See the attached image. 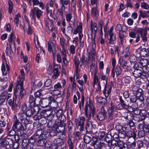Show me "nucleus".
Masks as SVG:
<instances>
[{
	"instance_id": "nucleus-5",
	"label": "nucleus",
	"mask_w": 149,
	"mask_h": 149,
	"mask_svg": "<svg viewBox=\"0 0 149 149\" xmlns=\"http://www.w3.org/2000/svg\"><path fill=\"white\" fill-rule=\"evenodd\" d=\"M12 128L14 132L13 133V134L15 133V130L19 131H23L25 130V128L22 123L17 119L15 121Z\"/></svg>"
},
{
	"instance_id": "nucleus-4",
	"label": "nucleus",
	"mask_w": 149,
	"mask_h": 149,
	"mask_svg": "<svg viewBox=\"0 0 149 149\" xmlns=\"http://www.w3.org/2000/svg\"><path fill=\"white\" fill-rule=\"evenodd\" d=\"M92 48L89 52H88V61L90 60L91 58V55L92 56V58L93 59L95 58V49L96 47V45L95 43V38H92Z\"/></svg>"
},
{
	"instance_id": "nucleus-52",
	"label": "nucleus",
	"mask_w": 149,
	"mask_h": 149,
	"mask_svg": "<svg viewBox=\"0 0 149 149\" xmlns=\"http://www.w3.org/2000/svg\"><path fill=\"white\" fill-rule=\"evenodd\" d=\"M118 141H117L116 140L112 139L110 143L108 145L109 146H117V145H118Z\"/></svg>"
},
{
	"instance_id": "nucleus-40",
	"label": "nucleus",
	"mask_w": 149,
	"mask_h": 149,
	"mask_svg": "<svg viewBox=\"0 0 149 149\" xmlns=\"http://www.w3.org/2000/svg\"><path fill=\"white\" fill-rule=\"evenodd\" d=\"M44 115L43 116L45 117H47L49 118V117L51 116V119L53 117V116L51 114V112L49 111H43Z\"/></svg>"
},
{
	"instance_id": "nucleus-2",
	"label": "nucleus",
	"mask_w": 149,
	"mask_h": 149,
	"mask_svg": "<svg viewBox=\"0 0 149 149\" xmlns=\"http://www.w3.org/2000/svg\"><path fill=\"white\" fill-rule=\"evenodd\" d=\"M8 100V104L11 107L13 110H16L20 108L21 105L20 98H17L16 97V99L15 100L14 97H13Z\"/></svg>"
},
{
	"instance_id": "nucleus-15",
	"label": "nucleus",
	"mask_w": 149,
	"mask_h": 149,
	"mask_svg": "<svg viewBox=\"0 0 149 149\" xmlns=\"http://www.w3.org/2000/svg\"><path fill=\"white\" fill-rule=\"evenodd\" d=\"M42 133H43V134L45 135L46 134H44L45 133V132H43L42 130H38L33 136L31 137V139H33L34 140H35L40 137Z\"/></svg>"
},
{
	"instance_id": "nucleus-25",
	"label": "nucleus",
	"mask_w": 149,
	"mask_h": 149,
	"mask_svg": "<svg viewBox=\"0 0 149 149\" xmlns=\"http://www.w3.org/2000/svg\"><path fill=\"white\" fill-rule=\"evenodd\" d=\"M137 98L136 96L134 95H133L130 98V102L131 103H134L135 104V108H136L138 107V102H136L137 100Z\"/></svg>"
},
{
	"instance_id": "nucleus-42",
	"label": "nucleus",
	"mask_w": 149,
	"mask_h": 149,
	"mask_svg": "<svg viewBox=\"0 0 149 149\" xmlns=\"http://www.w3.org/2000/svg\"><path fill=\"white\" fill-rule=\"evenodd\" d=\"M147 31L146 30H144L143 31V33L141 34V37L143 40L144 42H146L147 41V38L146 34Z\"/></svg>"
},
{
	"instance_id": "nucleus-41",
	"label": "nucleus",
	"mask_w": 149,
	"mask_h": 149,
	"mask_svg": "<svg viewBox=\"0 0 149 149\" xmlns=\"http://www.w3.org/2000/svg\"><path fill=\"white\" fill-rule=\"evenodd\" d=\"M74 61L75 63V68L76 70H77L78 69V68L79 67V59L78 58H77L76 56H74Z\"/></svg>"
},
{
	"instance_id": "nucleus-26",
	"label": "nucleus",
	"mask_w": 149,
	"mask_h": 149,
	"mask_svg": "<svg viewBox=\"0 0 149 149\" xmlns=\"http://www.w3.org/2000/svg\"><path fill=\"white\" fill-rule=\"evenodd\" d=\"M53 74L52 76V78L54 79H56L60 74L58 69L57 68H54L53 70Z\"/></svg>"
},
{
	"instance_id": "nucleus-49",
	"label": "nucleus",
	"mask_w": 149,
	"mask_h": 149,
	"mask_svg": "<svg viewBox=\"0 0 149 149\" xmlns=\"http://www.w3.org/2000/svg\"><path fill=\"white\" fill-rule=\"evenodd\" d=\"M80 61L83 64L87 62H89V61H88H88L87 60V58H86L84 54L82 55V56L80 58Z\"/></svg>"
},
{
	"instance_id": "nucleus-37",
	"label": "nucleus",
	"mask_w": 149,
	"mask_h": 149,
	"mask_svg": "<svg viewBox=\"0 0 149 149\" xmlns=\"http://www.w3.org/2000/svg\"><path fill=\"white\" fill-rule=\"evenodd\" d=\"M92 138L91 137L89 136H88L86 135L84 136V141L86 143H88L92 141Z\"/></svg>"
},
{
	"instance_id": "nucleus-16",
	"label": "nucleus",
	"mask_w": 149,
	"mask_h": 149,
	"mask_svg": "<svg viewBox=\"0 0 149 149\" xmlns=\"http://www.w3.org/2000/svg\"><path fill=\"white\" fill-rule=\"evenodd\" d=\"M48 144L47 143V141L45 139H40L38 140L37 143V145L39 147H43L44 146H46Z\"/></svg>"
},
{
	"instance_id": "nucleus-63",
	"label": "nucleus",
	"mask_w": 149,
	"mask_h": 149,
	"mask_svg": "<svg viewBox=\"0 0 149 149\" xmlns=\"http://www.w3.org/2000/svg\"><path fill=\"white\" fill-rule=\"evenodd\" d=\"M52 81L50 79H47L45 82L44 85L46 87L49 86L51 84Z\"/></svg>"
},
{
	"instance_id": "nucleus-20",
	"label": "nucleus",
	"mask_w": 149,
	"mask_h": 149,
	"mask_svg": "<svg viewBox=\"0 0 149 149\" xmlns=\"http://www.w3.org/2000/svg\"><path fill=\"white\" fill-rule=\"evenodd\" d=\"M97 101L98 103L102 105L105 106L107 104V100L104 98L101 97H98L97 98Z\"/></svg>"
},
{
	"instance_id": "nucleus-47",
	"label": "nucleus",
	"mask_w": 149,
	"mask_h": 149,
	"mask_svg": "<svg viewBox=\"0 0 149 149\" xmlns=\"http://www.w3.org/2000/svg\"><path fill=\"white\" fill-rule=\"evenodd\" d=\"M112 137L111 135L110 134H107L105 138V140L108 144L110 143L111 141L112 140Z\"/></svg>"
},
{
	"instance_id": "nucleus-56",
	"label": "nucleus",
	"mask_w": 149,
	"mask_h": 149,
	"mask_svg": "<svg viewBox=\"0 0 149 149\" xmlns=\"http://www.w3.org/2000/svg\"><path fill=\"white\" fill-rule=\"evenodd\" d=\"M20 73L22 75V78H21L20 77H18L17 79H18L19 78L20 79V80L21 81L22 80V82H23V81H24V75H25V74L24 73V70L23 69H21L20 70Z\"/></svg>"
},
{
	"instance_id": "nucleus-53",
	"label": "nucleus",
	"mask_w": 149,
	"mask_h": 149,
	"mask_svg": "<svg viewBox=\"0 0 149 149\" xmlns=\"http://www.w3.org/2000/svg\"><path fill=\"white\" fill-rule=\"evenodd\" d=\"M90 113L92 114V116L94 117V114L95 112V109L93 106V105L92 104L90 105Z\"/></svg>"
},
{
	"instance_id": "nucleus-55",
	"label": "nucleus",
	"mask_w": 149,
	"mask_h": 149,
	"mask_svg": "<svg viewBox=\"0 0 149 149\" xmlns=\"http://www.w3.org/2000/svg\"><path fill=\"white\" fill-rule=\"evenodd\" d=\"M68 35H71L73 31V28L70 25L69 26H68L66 29Z\"/></svg>"
},
{
	"instance_id": "nucleus-38",
	"label": "nucleus",
	"mask_w": 149,
	"mask_h": 149,
	"mask_svg": "<svg viewBox=\"0 0 149 149\" xmlns=\"http://www.w3.org/2000/svg\"><path fill=\"white\" fill-rule=\"evenodd\" d=\"M82 24H80L79 25L77 26V28L74 31V34H76L78 32H80L82 31Z\"/></svg>"
},
{
	"instance_id": "nucleus-9",
	"label": "nucleus",
	"mask_w": 149,
	"mask_h": 149,
	"mask_svg": "<svg viewBox=\"0 0 149 149\" xmlns=\"http://www.w3.org/2000/svg\"><path fill=\"white\" fill-rule=\"evenodd\" d=\"M40 98L37 99V98H34L32 95H30L29 96V102L31 106H34L38 104Z\"/></svg>"
},
{
	"instance_id": "nucleus-31",
	"label": "nucleus",
	"mask_w": 149,
	"mask_h": 149,
	"mask_svg": "<svg viewBox=\"0 0 149 149\" xmlns=\"http://www.w3.org/2000/svg\"><path fill=\"white\" fill-rule=\"evenodd\" d=\"M19 118L21 121L26 119L27 116L26 113L24 111H20L18 115Z\"/></svg>"
},
{
	"instance_id": "nucleus-27",
	"label": "nucleus",
	"mask_w": 149,
	"mask_h": 149,
	"mask_svg": "<svg viewBox=\"0 0 149 149\" xmlns=\"http://www.w3.org/2000/svg\"><path fill=\"white\" fill-rule=\"evenodd\" d=\"M119 38L122 44L123 45L126 42L125 37L123 32H119Z\"/></svg>"
},
{
	"instance_id": "nucleus-46",
	"label": "nucleus",
	"mask_w": 149,
	"mask_h": 149,
	"mask_svg": "<svg viewBox=\"0 0 149 149\" xmlns=\"http://www.w3.org/2000/svg\"><path fill=\"white\" fill-rule=\"evenodd\" d=\"M111 92V90L109 89L107 90L106 89V86L104 87V89L103 91V93L105 97H108L109 96V94Z\"/></svg>"
},
{
	"instance_id": "nucleus-35",
	"label": "nucleus",
	"mask_w": 149,
	"mask_h": 149,
	"mask_svg": "<svg viewBox=\"0 0 149 149\" xmlns=\"http://www.w3.org/2000/svg\"><path fill=\"white\" fill-rule=\"evenodd\" d=\"M116 130L118 131V133H124V130H123V127L120 125H118L116 126Z\"/></svg>"
},
{
	"instance_id": "nucleus-1",
	"label": "nucleus",
	"mask_w": 149,
	"mask_h": 149,
	"mask_svg": "<svg viewBox=\"0 0 149 149\" xmlns=\"http://www.w3.org/2000/svg\"><path fill=\"white\" fill-rule=\"evenodd\" d=\"M38 103L42 107L44 108L47 107L50 104L53 106L54 104H55V106L53 107L54 108L57 107L58 106V103L52 96H49L47 98H44L42 100L40 99Z\"/></svg>"
},
{
	"instance_id": "nucleus-61",
	"label": "nucleus",
	"mask_w": 149,
	"mask_h": 149,
	"mask_svg": "<svg viewBox=\"0 0 149 149\" xmlns=\"http://www.w3.org/2000/svg\"><path fill=\"white\" fill-rule=\"evenodd\" d=\"M6 97L5 95L0 97V107L1 106L5 101Z\"/></svg>"
},
{
	"instance_id": "nucleus-8",
	"label": "nucleus",
	"mask_w": 149,
	"mask_h": 149,
	"mask_svg": "<svg viewBox=\"0 0 149 149\" xmlns=\"http://www.w3.org/2000/svg\"><path fill=\"white\" fill-rule=\"evenodd\" d=\"M19 78L17 79L16 85L15 88H14V94L16 96L17 95V93L19 91H20L21 89V87L23 86V82H22V80L21 81Z\"/></svg>"
},
{
	"instance_id": "nucleus-11",
	"label": "nucleus",
	"mask_w": 149,
	"mask_h": 149,
	"mask_svg": "<svg viewBox=\"0 0 149 149\" xmlns=\"http://www.w3.org/2000/svg\"><path fill=\"white\" fill-rule=\"evenodd\" d=\"M85 120V118L84 117L81 116L79 118V120L77 118H75L74 120V123L77 127L84 125Z\"/></svg>"
},
{
	"instance_id": "nucleus-23",
	"label": "nucleus",
	"mask_w": 149,
	"mask_h": 149,
	"mask_svg": "<svg viewBox=\"0 0 149 149\" xmlns=\"http://www.w3.org/2000/svg\"><path fill=\"white\" fill-rule=\"evenodd\" d=\"M26 95V92L24 88V86H22L21 87V89L19 91V97L20 100H22V98H24Z\"/></svg>"
},
{
	"instance_id": "nucleus-62",
	"label": "nucleus",
	"mask_w": 149,
	"mask_h": 149,
	"mask_svg": "<svg viewBox=\"0 0 149 149\" xmlns=\"http://www.w3.org/2000/svg\"><path fill=\"white\" fill-rule=\"evenodd\" d=\"M27 109V104L26 103H24L22 105L21 110L20 111L24 112Z\"/></svg>"
},
{
	"instance_id": "nucleus-29",
	"label": "nucleus",
	"mask_w": 149,
	"mask_h": 149,
	"mask_svg": "<svg viewBox=\"0 0 149 149\" xmlns=\"http://www.w3.org/2000/svg\"><path fill=\"white\" fill-rule=\"evenodd\" d=\"M90 26L91 29V38L92 39V38H93L92 33L93 31V29L95 32L96 33L97 31V24L96 23H94L93 24L91 22Z\"/></svg>"
},
{
	"instance_id": "nucleus-12",
	"label": "nucleus",
	"mask_w": 149,
	"mask_h": 149,
	"mask_svg": "<svg viewBox=\"0 0 149 149\" xmlns=\"http://www.w3.org/2000/svg\"><path fill=\"white\" fill-rule=\"evenodd\" d=\"M57 130V128L55 127H53L52 128V130H48V131L47 132L46 135L48 136H53L56 135L57 136V133L60 132L59 130Z\"/></svg>"
},
{
	"instance_id": "nucleus-18",
	"label": "nucleus",
	"mask_w": 149,
	"mask_h": 149,
	"mask_svg": "<svg viewBox=\"0 0 149 149\" xmlns=\"http://www.w3.org/2000/svg\"><path fill=\"white\" fill-rule=\"evenodd\" d=\"M72 138L71 134H69L68 136L67 143L69 147V149H73V143L72 140Z\"/></svg>"
},
{
	"instance_id": "nucleus-3",
	"label": "nucleus",
	"mask_w": 149,
	"mask_h": 149,
	"mask_svg": "<svg viewBox=\"0 0 149 149\" xmlns=\"http://www.w3.org/2000/svg\"><path fill=\"white\" fill-rule=\"evenodd\" d=\"M42 13V11L40 10L38 7H34L33 9H32L31 10L30 15L32 17V18L34 20L36 19V15L38 19H40Z\"/></svg>"
},
{
	"instance_id": "nucleus-48",
	"label": "nucleus",
	"mask_w": 149,
	"mask_h": 149,
	"mask_svg": "<svg viewBox=\"0 0 149 149\" xmlns=\"http://www.w3.org/2000/svg\"><path fill=\"white\" fill-rule=\"evenodd\" d=\"M26 113L27 117H30L32 116L34 114V113L31 108L30 109L26 111Z\"/></svg>"
},
{
	"instance_id": "nucleus-57",
	"label": "nucleus",
	"mask_w": 149,
	"mask_h": 149,
	"mask_svg": "<svg viewBox=\"0 0 149 149\" xmlns=\"http://www.w3.org/2000/svg\"><path fill=\"white\" fill-rule=\"evenodd\" d=\"M65 132L63 131L57 133V136H59L60 137V138H63L64 139V138L65 137Z\"/></svg>"
},
{
	"instance_id": "nucleus-60",
	"label": "nucleus",
	"mask_w": 149,
	"mask_h": 149,
	"mask_svg": "<svg viewBox=\"0 0 149 149\" xmlns=\"http://www.w3.org/2000/svg\"><path fill=\"white\" fill-rule=\"evenodd\" d=\"M134 70H140L141 68V64L139 63H135L134 66Z\"/></svg>"
},
{
	"instance_id": "nucleus-30",
	"label": "nucleus",
	"mask_w": 149,
	"mask_h": 149,
	"mask_svg": "<svg viewBox=\"0 0 149 149\" xmlns=\"http://www.w3.org/2000/svg\"><path fill=\"white\" fill-rule=\"evenodd\" d=\"M99 14L98 11L95 7H93L91 10V14L93 17H96Z\"/></svg>"
},
{
	"instance_id": "nucleus-6",
	"label": "nucleus",
	"mask_w": 149,
	"mask_h": 149,
	"mask_svg": "<svg viewBox=\"0 0 149 149\" xmlns=\"http://www.w3.org/2000/svg\"><path fill=\"white\" fill-rule=\"evenodd\" d=\"M96 117L100 121H102L107 118V112L104 107H102L101 108L100 110L97 113Z\"/></svg>"
},
{
	"instance_id": "nucleus-64",
	"label": "nucleus",
	"mask_w": 149,
	"mask_h": 149,
	"mask_svg": "<svg viewBox=\"0 0 149 149\" xmlns=\"http://www.w3.org/2000/svg\"><path fill=\"white\" fill-rule=\"evenodd\" d=\"M54 88L55 90L60 89L62 88V86L60 83L58 82L54 85Z\"/></svg>"
},
{
	"instance_id": "nucleus-13",
	"label": "nucleus",
	"mask_w": 149,
	"mask_h": 149,
	"mask_svg": "<svg viewBox=\"0 0 149 149\" xmlns=\"http://www.w3.org/2000/svg\"><path fill=\"white\" fill-rule=\"evenodd\" d=\"M119 100L120 102V105L122 107L123 109L128 110L129 109L130 107L129 105L125 103V101L122 96H120L119 97Z\"/></svg>"
},
{
	"instance_id": "nucleus-14",
	"label": "nucleus",
	"mask_w": 149,
	"mask_h": 149,
	"mask_svg": "<svg viewBox=\"0 0 149 149\" xmlns=\"http://www.w3.org/2000/svg\"><path fill=\"white\" fill-rule=\"evenodd\" d=\"M140 55L143 57H146L149 56V48L146 49L143 48L141 49L140 52Z\"/></svg>"
},
{
	"instance_id": "nucleus-34",
	"label": "nucleus",
	"mask_w": 149,
	"mask_h": 149,
	"mask_svg": "<svg viewBox=\"0 0 149 149\" xmlns=\"http://www.w3.org/2000/svg\"><path fill=\"white\" fill-rule=\"evenodd\" d=\"M33 106V107L31 108L34 114L35 115L38 114L39 111V107L37 106H36V105Z\"/></svg>"
},
{
	"instance_id": "nucleus-51",
	"label": "nucleus",
	"mask_w": 149,
	"mask_h": 149,
	"mask_svg": "<svg viewBox=\"0 0 149 149\" xmlns=\"http://www.w3.org/2000/svg\"><path fill=\"white\" fill-rule=\"evenodd\" d=\"M105 135V133L104 132L99 131L97 133V136L99 139H101L103 138Z\"/></svg>"
},
{
	"instance_id": "nucleus-28",
	"label": "nucleus",
	"mask_w": 149,
	"mask_h": 149,
	"mask_svg": "<svg viewBox=\"0 0 149 149\" xmlns=\"http://www.w3.org/2000/svg\"><path fill=\"white\" fill-rule=\"evenodd\" d=\"M120 65L124 68H125L127 67V62L125 61L122 57H120L118 61Z\"/></svg>"
},
{
	"instance_id": "nucleus-19",
	"label": "nucleus",
	"mask_w": 149,
	"mask_h": 149,
	"mask_svg": "<svg viewBox=\"0 0 149 149\" xmlns=\"http://www.w3.org/2000/svg\"><path fill=\"white\" fill-rule=\"evenodd\" d=\"M65 120V118L63 119L62 120L61 119L60 120V124L57 127L58 129H59L60 128H61V130H60V132L63 131L65 129L66 124L64 122Z\"/></svg>"
},
{
	"instance_id": "nucleus-21",
	"label": "nucleus",
	"mask_w": 149,
	"mask_h": 149,
	"mask_svg": "<svg viewBox=\"0 0 149 149\" xmlns=\"http://www.w3.org/2000/svg\"><path fill=\"white\" fill-rule=\"evenodd\" d=\"M85 128L86 132H92L93 129L92 123L91 122H88L86 124Z\"/></svg>"
},
{
	"instance_id": "nucleus-22",
	"label": "nucleus",
	"mask_w": 149,
	"mask_h": 149,
	"mask_svg": "<svg viewBox=\"0 0 149 149\" xmlns=\"http://www.w3.org/2000/svg\"><path fill=\"white\" fill-rule=\"evenodd\" d=\"M109 45L112 44H113L115 42L116 36L114 35L113 33H109Z\"/></svg>"
},
{
	"instance_id": "nucleus-50",
	"label": "nucleus",
	"mask_w": 149,
	"mask_h": 149,
	"mask_svg": "<svg viewBox=\"0 0 149 149\" xmlns=\"http://www.w3.org/2000/svg\"><path fill=\"white\" fill-rule=\"evenodd\" d=\"M68 128L69 131L70 132H72V129L73 127L72 123L70 120H69L68 122Z\"/></svg>"
},
{
	"instance_id": "nucleus-39",
	"label": "nucleus",
	"mask_w": 149,
	"mask_h": 149,
	"mask_svg": "<svg viewBox=\"0 0 149 149\" xmlns=\"http://www.w3.org/2000/svg\"><path fill=\"white\" fill-rule=\"evenodd\" d=\"M8 12L11 13L12 12L13 8V4L11 0H9L8 1Z\"/></svg>"
},
{
	"instance_id": "nucleus-24",
	"label": "nucleus",
	"mask_w": 149,
	"mask_h": 149,
	"mask_svg": "<svg viewBox=\"0 0 149 149\" xmlns=\"http://www.w3.org/2000/svg\"><path fill=\"white\" fill-rule=\"evenodd\" d=\"M63 138H57L55 139L54 141V144L61 147L63 144Z\"/></svg>"
},
{
	"instance_id": "nucleus-54",
	"label": "nucleus",
	"mask_w": 149,
	"mask_h": 149,
	"mask_svg": "<svg viewBox=\"0 0 149 149\" xmlns=\"http://www.w3.org/2000/svg\"><path fill=\"white\" fill-rule=\"evenodd\" d=\"M146 133L145 130H142L139 131L138 134V136L139 138L143 137L145 135Z\"/></svg>"
},
{
	"instance_id": "nucleus-17",
	"label": "nucleus",
	"mask_w": 149,
	"mask_h": 149,
	"mask_svg": "<svg viewBox=\"0 0 149 149\" xmlns=\"http://www.w3.org/2000/svg\"><path fill=\"white\" fill-rule=\"evenodd\" d=\"M115 110V105L112 102H111L108 106V114H113Z\"/></svg>"
},
{
	"instance_id": "nucleus-58",
	"label": "nucleus",
	"mask_w": 149,
	"mask_h": 149,
	"mask_svg": "<svg viewBox=\"0 0 149 149\" xmlns=\"http://www.w3.org/2000/svg\"><path fill=\"white\" fill-rule=\"evenodd\" d=\"M41 91L42 90H39L35 93V96L36 98H37V99L40 98V97L42 95Z\"/></svg>"
},
{
	"instance_id": "nucleus-32",
	"label": "nucleus",
	"mask_w": 149,
	"mask_h": 149,
	"mask_svg": "<svg viewBox=\"0 0 149 149\" xmlns=\"http://www.w3.org/2000/svg\"><path fill=\"white\" fill-rule=\"evenodd\" d=\"M142 71L141 70H134L133 72V75L136 77H139L141 75Z\"/></svg>"
},
{
	"instance_id": "nucleus-44",
	"label": "nucleus",
	"mask_w": 149,
	"mask_h": 149,
	"mask_svg": "<svg viewBox=\"0 0 149 149\" xmlns=\"http://www.w3.org/2000/svg\"><path fill=\"white\" fill-rule=\"evenodd\" d=\"M20 17V15L19 14H18L15 16L14 22L17 26L19 24V18Z\"/></svg>"
},
{
	"instance_id": "nucleus-59",
	"label": "nucleus",
	"mask_w": 149,
	"mask_h": 149,
	"mask_svg": "<svg viewBox=\"0 0 149 149\" xmlns=\"http://www.w3.org/2000/svg\"><path fill=\"white\" fill-rule=\"evenodd\" d=\"M123 54L125 57L129 56L130 55V53L128 49H125L123 52Z\"/></svg>"
},
{
	"instance_id": "nucleus-7",
	"label": "nucleus",
	"mask_w": 149,
	"mask_h": 149,
	"mask_svg": "<svg viewBox=\"0 0 149 149\" xmlns=\"http://www.w3.org/2000/svg\"><path fill=\"white\" fill-rule=\"evenodd\" d=\"M92 143L94 148L96 149H100L104 145V143L101 142L100 140H98L95 138H93Z\"/></svg>"
},
{
	"instance_id": "nucleus-10",
	"label": "nucleus",
	"mask_w": 149,
	"mask_h": 149,
	"mask_svg": "<svg viewBox=\"0 0 149 149\" xmlns=\"http://www.w3.org/2000/svg\"><path fill=\"white\" fill-rule=\"evenodd\" d=\"M12 141L11 139L9 138L4 139L2 140L1 142V145L6 148H8V147H10L9 145L12 143Z\"/></svg>"
},
{
	"instance_id": "nucleus-45",
	"label": "nucleus",
	"mask_w": 149,
	"mask_h": 149,
	"mask_svg": "<svg viewBox=\"0 0 149 149\" xmlns=\"http://www.w3.org/2000/svg\"><path fill=\"white\" fill-rule=\"evenodd\" d=\"M101 88L100 84V83H98L97 85V88L95 92V95H97L100 93L101 91Z\"/></svg>"
},
{
	"instance_id": "nucleus-36",
	"label": "nucleus",
	"mask_w": 149,
	"mask_h": 149,
	"mask_svg": "<svg viewBox=\"0 0 149 149\" xmlns=\"http://www.w3.org/2000/svg\"><path fill=\"white\" fill-rule=\"evenodd\" d=\"M99 77L97 75V72H95L93 76V82L94 84H97L100 83L99 81Z\"/></svg>"
},
{
	"instance_id": "nucleus-33",
	"label": "nucleus",
	"mask_w": 149,
	"mask_h": 149,
	"mask_svg": "<svg viewBox=\"0 0 149 149\" xmlns=\"http://www.w3.org/2000/svg\"><path fill=\"white\" fill-rule=\"evenodd\" d=\"M60 3L62 5V8H65L64 5H68L70 3V0H60Z\"/></svg>"
},
{
	"instance_id": "nucleus-43",
	"label": "nucleus",
	"mask_w": 149,
	"mask_h": 149,
	"mask_svg": "<svg viewBox=\"0 0 149 149\" xmlns=\"http://www.w3.org/2000/svg\"><path fill=\"white\" fill-rule=\"evenodd\" d=\"M115 71L116 77H117L118 75L120 74L121 73L122 71L120 67V66H117L116 68Z\"/></svg>"
}]
</instances>
